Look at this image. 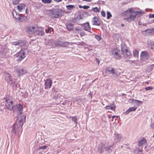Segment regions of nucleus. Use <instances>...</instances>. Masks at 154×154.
Segmentation results:
<instances>
[{
    "label": "nucleus",
    "instance_id": "1",
    "mask_svg": "<svg viewBox=\"0 0 154 154\" xmlns=\"http://www.w3.org/2000/svg\"><path fill=\"white\" fill-rule=\"evenodd\" d=\"M26 32L29 34H33L37 33L38 35L42 36L45 34L44 29L42 27L35 24H31L26 28Z\"/></svg>",
    "mask_w": 154,
    "mask_h": 154
},
{
    "label": "nucleus",
    "instance_id": "2",
    "mask_svg": "<svg viewBox=\"0 0 154 154\" xmlns=\"http://www.w3.org/2000/svg\"><path fill=\"white\" fill-rule=\"evenodd\" d=\"M63 11L59 8H54L48 11V14L52 19L58 18L63 15Z\"/></svg>",
    "mask_w": 154,
    "mask_h": 154
},
{
    "label": "nucleus",
    "instance_id": "3",
    "mask_svg": "<svg viewBox=\"0 0 154 154\" xmlns=\"http://www.w3.org/2000/svg\"><path fill=\"white\" fill-rule=\"evenodd\" d=\"M26 118V116L23 115L20 116V117H18L17 122L18 125L15 123L14 124L13 127L12 131L14 133L16 134V130L17 128L22 127L23 125V122L25 121Z\"/></svg>",
    "mask_w": 154,
    "mask_h": 154
},
{
    "label": "nucleus",
    "instance_id": "4",
    "mask_svg": "<svg viewBox=\"0 0 154 154\" xmlns=\"http://www.w3.org/2000/svg\"><path fill=\"white\" fill-rule=\"evenodd\" d=\"M28 52L27 48H23L17 54V60L18 62H20L25 57V54Z\"/></svg>",
    "mask_w": 154,
    "mask_h": 154
},
{
    "label": "nucleus",
    "instance_id": "5",
    "mask_svg": "<svg viewBox=\"0 0 154 154\" xmlns=\"http://www.w3.org/2000/svg\"><path fill=\"white\" fill-rule=\"evenodd\" d=\"M140 59L142 61H146L149 58V56L148 53L146 51H143L140 54Z\"/></svg>",
    "mask_w": 154,
    "mask_h": 154
},
{
    "label": "nucleus",
    "instance_id": "6",
    "mask_svg": "<svg viewBox=\"0 0 154 154\" xmlns=\"http://www.w3.org/2000/svg\"><path fill=\"white\" fill-rule=\"evenodd\" d=\"M69 43L66 42H64L62 41L57 40L54 42V45L57 47L66 46L69 44Z\"/></svg>",
    "mask_w": 154,
    "mask_h": 154
},
{
    "label": "nucleus",
    "instance_id": "7",
    "mask_svg": "<svg viewBox=\"0 0 154 154\" xmlns=\"http://www.w3.org/2000/svg\"><path fill=\"white\" fill-rule=\"evenodd\" d=\"M5 106L8 109L10 110H11L13 108V103L12 101H11L8 98H6Z\"/></svg>",
    "mask_w": 154,
    "mask_h": 154
},
{
    "label": "nucleus",
    "instance_id": "8",
    "mask_svg": "<svg viewBox=\"0 0 154 154\" xmlns=\"http://www.w3.org/2000/svg\"><path fill=\"white\" fill-rule=\"evenodd\" d=\"M127 11H128L131 14L129 17L127 18H126V21L128 22H131L134 20L136 17V15L134 14H132V9H131L127 10Z\"/></svg>",
    "mask_w": 154,
    "mask_h": 154
},
{
    "label": "nucleus",
    "instance_id": "9",
    "mask_svg": "<svg viewBox=\"0 0 154 154\" xmlns=\"http://www.w3.org/2000/svg\"><path fill=\"white\" fill-rule=\"evenodd\" d=\"M52 84V80L50 78L48 79L45 81V89H48L50 88L51 87Z\"/></svg>",
    "mask_w": 154,
    "mask_h": 154
},
{
    "label": "nucleus",
    "instance_id": "10",
    "mask_svg": "<svg viewBox=\"0 0 154 154\" xmlns=\"http://www.w3.org/2000/svg\"><path fill=\"white\" fill-rule=\"evenodd\" d=\"M122 52L125 55H126V57H129L131 56V53L128 51V50L126 48V47H123L122 48Z\"/></svg>",
    "mask_w": 154,
    "mask_h": 154
},
{
    "label": "nucleus",
    "instance_id": "11",
    "mask_svg": "<svg viewBox=\"0 0 154 154\" xmlns=\"http://www.w3.org/2000/svg\"><path fill=\"white\" fill-rule=\"evenodd\" d=\"M92 23L93 25L100 26V21L97 17H94L92 20Z\"/></svg>",
    "mask_w": 154,
    "mask_h": 154
},
{
    "label": "nucleus",
    "instance_id": "12",
    "mask_svg": "<svg viewBox=\"0 0 154 154\" xmlns=\"http://www.w3.org/2000/svg\"><path fill=\"white\" fill-rule=\"evenodd\" d=\"M120 51L117 50H115L112 52V54L117 59H119L121 58V56L119 53Z\"/></svg>",
    "mask_w": 154,
    "mask_h": 154
},
{
    "label": "nucleus",
    "instance_id": "13",
    "mask_svg": "<svg viewBox=\"0 0 154 154\" xmlns=\"http://www.w3.org/2000/svg\"><path fill=\"white\" fill-rule=\"evenodd\" d=\"M105 72L109 74H114L115 73V70L112 67H107L105 69Z\"/></svg>",
    "mask_w": 154,
    "mask_h": 154
},
{
    "label": "nucleus",
    "instance_id": "14",
    "mask_svg": "<svg viewBox=\"0 0 154 154\" xmlns=\"http://www.w3.org/2000/svg\"><path fill=\"white\" fill-rule=\"evenodd\" d=\"M84 26L85 30L91 33L90 31L91 30V28L88 23H84Z\"/></svg>",
    "mask_w": 154,
    "mask_h": 154
},
{
    "label": "nucleus",
    "instance_id": "15",
    "mask_svg": "<svg viewBox=\"0 0 154 154\" xmlns=\"http://www.w3.org/2000/svg\"><path fill=\"white\" fill-rule=\"evenodd\" d=\"M147 141L144 137H143L140 140L138 143V145L139 146H142L146 143Z\"/></svg>",
    "mask_w": 154,
    "mask_h": 154
},
{
    "label": "nucleus",
    "instance_id": "16",
    "mask_svg": "<svg viewBox=\"0 0 154 154\" xmlns=\"http://www.w3.org/2000/svg\"><path fill=\"white\" fill-rule=\"evenodd\" d=\"M25 5L24 4H20L17 5V9L19 12H21L25 9Z\"/></svg>",
    "mask_w": 154,
    "mask_h": 154
},
{
    "label": "nucleus",
    "instance_id": "17",
    "mask_svg": "<svg viewBox=\"0 0 154 154\" xmlns=\"http://www.w3.org/2000/svg\"><path fill=\"white\" fill-rule=\"evenodd\" d=\"M106 110L110 109L111 110L114 111L116 109V106L113 104L110 105L109 106H107L105 107Z\"/></svg>",
    "mask_w": 154,
    "mask_h": 154
},
{
    "label": "nucleus",
    "instance_id": "18",
    "mask_svg": "<svg viewBox=\"0 0 154 154\" xmlns=\"http://www.w3.org/2000/svg\"><path fill=\"white\" fill-rule=\"evenodd\" d=\"M66 26L67 29L69 31L72 30L73 29V25L72 23H69L66 24Z\"/></svg>",
    "mask_w": 154,
    "mask_h": 154
},
{
    "label": "nucleus",
    "instance_id": "19",
    "mask_svg": "<svg viewBox=\"0 0 154 154\" xmlns=\"http://www.w3.org/2000/svg\"><path fill=\"white\" fill-rule=\"evenodd\" d=\"M17 72H18L19 76L25 74L27 72L26 70H24L23 69H20L18 70L17 71Z\"/></svg>",
    "mask_w": 154,
    "mask_h": 154
},
{
    "label": "nucleus",
    "instance_id": "20",
    "mask_svg": "<svg viewBox=\"0 0 154 154\" xmlns=\"http://www.w3.org/2000/svg\"><path fill=\"white\" fill-rule=\"evenodd\" d=\"M6 79L7 82L8 83H10L12 81L11 74L8 73H6Z\"/></svg>",
    "mask_w": 154,
    "mask_h": 154
},
{
    "label": "nucleus",
    "instance_id": "21",
    "mask_svg": "<svg viewBox=\"0 0 154 154\" xmlns=\"http://www.w3.org/2000/svg\"><path fill=\"white\" fill-rule=\"evenodd\" d=\"M12 15L13 17L17 19L19 18L18 14L15 10L12 11Z\"/></svg>",
    "mask_w": 154,
    "mask_h": 154
},
{
    "label": "nucleus",
    "instance_id": "22",
    "mask_svg": "<svg viewBox=\"0 0 154 154\" xmlns=\"http://www.w3.org/2000/svg\"><path fill=\"white\" fill-rule=\"evenodd\" d=\"M132 14H134L136 16H140L142 15L143 13V12L140 11H134V12H132Z\"/></svg>",
    "mask_w": 154,
    "mask_h": 154
},
{
    "label": "nucleus",
    "instance_id": "23",
    "mask_svg": "<svg viewBox=\"0 0 154 154\" xmlns=\"http://www.w3.org/2000/svg\"><path fill=\"white\" fill-rule=\"evenodd\" d=\"M45 31L47 33H51V31H54V29L51 27H48V29H46Z\"/></svg>",
    "mask_w": 154,
    "mask_h": 154
},
{
    "label": "nucleus",
    "instance_id": "24",
    "mask_svg": "<svg viewBox=\"0 0 154 154\" xmlns=\"http://www.w3.org/2000/svg\"><path fill=\"white\" fill-rule=\"evenodd\" d=\"M133 55L135 57H138V56L139 52L138 51L134 50L133 51Z\"/></svg>",
    "mask_w": 154,
    "mask_h": 154
},
{
    "label": "nucleus",
    "instance_id": "25",
    "mask_svg": "<svg viewBox=\"0 0 154 154\" xmlns=\"http://www.w3.org/2000/svg\"><path fill=\"white\" fill-rule=\"evenodd\" d=\"M23 107L22 105L20 104H18L17 106V110L19 111H22L23 110Z\"/></svg>",
    "mask_w": 154,
    "mask_h": 154
},
{
    "label": "nucleus",
    "instance_id": "26",
    "mask_svg": "<svg viewBox=\"0 0 154 154\" xmlns=\"http://www.w3.org/2000/svg\"><path fill=\"white\" fill-rule=\"evenodd\" d=\"M70 118H72V120L75 122L76 124L77 123V118L76 116H71L70 117Z\"/></svg>",
    "mask_w": 154,
    "mask_h": 154
},
{
    "label": "nucleus",
    "instance_id": "27",
    "mask_svg": "<svg viewBox=\"0 0 154 154\" xmlns=\"http://www.w3.org/2000/svg\"><path fill=\"white\" fill-rule=\"evenodd\" d=\"M42 3L44 4H50L52 2V0H42Z\"/></svg>",
    "mask_w": 154,
    "mask_h": 154
},
{
    "label": "nucleus",
    "instance_id": "28",
    "mask_svg": "<svg viewBox=\"0 0 154 154\" xmlns=\"http://www.w3.org/2000/svg\"><path fill=\"white\" fill-rule=\"evenodd\" d=\"M22 41H18L17 42H14L13 43V45L15 46L18 45L21 43Z\"/></svg>",
    "mask_w": 154,
    "mask_h": 154
},
{
    "label": "nucleus",
    "instance_id": "29",
    "mask_svg": "<svg viewBox=\"0 0 154 154\" xmlns=\"http://www.w3.org/2000/svg\"><path fill=\"white\" fill-rule=\"evenodd\" d=\"M100 8L96 7L92 8V11L95 12H99L100 11Z\"/></svg>",
    "mask_w": 154,
    "mask_h": 154
},
{
    "label": "nucleus",
    "instance_id": "30",
    "mask_svg": "<svg viewBox=\"0 0 154 154\" xmlns=\"http://www.w3.org/2000/svg\"><path fill=\"white\" fill-rule=\"evenodd\" d=\"M66 7L68 10H70L74 8V5H66Z\"/></svg>",
    "mask_w": 154,
    "mask_h": 154
},
{
    "label": "nucleus",
    "instance_id": "31",
    "mask_svg": "<svg viewBox=\"0 0 154 154\" xmlns=\"http://www.w3.org/2000/svg\"><path fill=\"white\" fill-rule=\"evenodd\" d=\"M107 18L108 19H109L110 18L112 17V15L110 13L109 11H107Z\"/></svg>",
    "mask_w": 154,
    "mask_h": 154
},
{
    "label": "nucleus",
    "instance_id": "32",
    "mask_svg": "<svg viewBox=\"0 0 154 154\" xmlns=\"http://www.w3.org/2000/svg\"><path fill=\"white\" fill-rule=\"evenodd\" d=\"M19 1L18 0H13L12 2V3L14 5H16L18 4Z\"/></svg>",
    "mask_w": 154,
    "mask_h": 154
},
{
    "label": "nucleus",
    "instance_id": "33",
    "mask_svg": "<svg viewBox=\"0 0 154 154\" xmlns=\"http://www.w3.org/2000/svg\"><path fill=\"white\" fill-rule=\"evenodd\" d=\"M153 89V88L152 86L147 87H146L145 88V89L146 91H148L149 90H152Z\"/></svg>",
    "mask_w": 154,
    "mask_h": 154
},
{
    "label": "nucleus",
    "instance_id": "34",
    "mask_svg": "<svg viewBox=\"0 0 154 154\" xmlns=\"http://www.w3.org/2000/svg\"><path fill=\"white\" fill-rule=\"evenodd\" d=\"M79 35L81 37H82L85 35H86V34L84 32L81 31V32H80Z\"/></svg>",
    "mask_w": 154,
    "mask_h": 154
},
{
    "label": "nucleus",
    "instance_id": "35",
    "mask_svg": "<svg viewBox=\"0 0 154 154\" xmlns=\"http://www.w3.org/2000/svg\"><path fill=\"white\" fill-rule=\"evenodd\" d=\"M82 30L81 28H80V27H77L75 29V32L76 31H81Z\"/></svg>",
    "mask_w": 154,
    "mask_h": 154
},
{
    "label": "nucleus",
    "instance_id": "36",
    "mask_svg": "<svg viewBox=\"0 0 154 154\" xmlns=\"http://www.w3.org/2000/svg\"><path fill=\"white\" fill-rule=\"evenodd\" d=\"M131 110V112L132 111H135L137 109V108L134 107H132L129 108Z\"/></svg>",
    "mask_w": 154,
    "mask_h": 154
},
{
    "label": "nucleus",
    "instance_id": "37",
    "mask_svg": "<svg viewBox=\"0 0 154 154\" xmlns=\"http://www.w3.org/2000/svg\"><path fill=\"white\" fill-rule=\"evenodd\" d=\"M95 37L97 39L99 40H100L101 39L100 37L98 35H96L95 36Z\"/></svg>",
    "mask_w": 154,
    "mask_h": 154
},
{
    "label": "nucleus",
    "instance_id": "38",
    "mask_svg": "<svg viewBox=\"0 0 154 154\" xmlns=\"http://www.w3.org/2000/svg\"><path fill=\"white\" fill-rule=\"evenodd\" d=\"M101 15L103 17H105V12L104 11H102L101 12Z\"/></svg>",
    "mask_w": 154,
    "mask_h": 154
},
{
    "label": "nucleus",
    "instance_id": "39",
    "mask_svg": "<svg viewBox=\"0 0 154 154\" xmlns=\"http://www.w3.org/2000/svg\"><path fill=\"white\" fill-rule=\"evenodd\" d=\"M90 8L89 6L85 5L83 6V8L84 9H88Z\"/></svg>",
    "mask_w": 154,
    "mask_h": 154
},
{
    "label": "nucleus",
    "instance_id": "40",
    "mask_svg": "<svg viewBox=\"0 0 154 154\" xmlns=\"http://www.w3.org/2000/svg\"><path fill=\"white\" fill-rule=\"evenodd\" d=\"M131 112V110H130V109H128L125 112V113L126 115H127L128 114L129 112Z\"/></svg>",
    "mask_w": 154,
    "mask_h": 154
},
{
    "label": "nucleus",
    "instance_id": "41",
    "mask_svg": "<svg viewBox=\"0 0 154 154\" xmlns=\"http://www.w3.org/2000/svg\"><path fill=\"white\" fill-rule=\"evenodd\" d=\"M150 18H154V14H150L149 15Z\"/></svg>",
    "mask_w": 154,
    "mask_h": 154
},
{
    "label": "nucleus",
    "instance_id": "42",
    "mask_svg": "<svg viewBox=\"0 0 154 154\" xmlns=\"http://www.w3.org/2000/svg\"><path fill=\"white\" fill-rule=\"evenodd\" d=\"M96 62L98 63V64L99 65V64L100 62V60L97 58H96Z\"/></svg>",
    "mask_w": 154,
    "mask_h": 154
},
{
    "label": "nucleus",
    "instance_id": "43",
    "mask_svg": "<svg viewBox=\"0 0 154 154\" xmlns=\"http://www.w3.org/2000/svg\"><path fill=\"white\" fill-rule=\"evenodd\" d=\"M151 31V32L152 34L154 35V28L152 29Z\"/></svg>",
    "mask_w": 154,
    "mask_h": 154
},
{
    "label": "nucleus",
    "instance_id": "44",
    "mask_svg": "<svg viewBox=\"0 0 154 154\" xmlns=\"http://www.w3.org/2000/svg\"><path fill=\"white\" fill-rule=\"evenodd\" d=\"M47 146H42V149H45L47 148Z\"/></svg>",
    "mask_w": 154,
    "mask_h": 154
},
{
    "label": "nucleus",
    "instance_id": "45",
    "mask_svg": "<svg viewBox=\"0 0 154 154\" xmlns=\"http://www.w3.org/2000/svg\"><path fill=\"white\" fill-rule=\"evenodd\" d=\"M151 127L152 128H154V122H153V123L151 125Z\"/></svg>",
    "mask_w": 154,
    "mask_h": 154
},
{
    "label": "nucleus",
    "instance_id": "46",
    "mask_svg": "<svg viewBox=\"0 0 154 154\" xmlns=\"http://www.w3.org/2000/svg\"><path fill=\"white\" fill-rule=\"evenodd\" d=\"M80 32H81V31H76L75 32V33L76 34H77V35L80 34Z\"/></svg>",
    "mask_w": 154,
    "mask_h": 154
},
{
    "label": "nucleus",
    "instance_id": "47",
    "mask_svg": "<svg viewBox=\"0 0 154 154\" xmlns=\"http://www.w3.org/2000/svg\"><path fill=\"white\" fill-rule=\"evenodd\" d=\"M54 0L55 2H59L62 1V0Z\"/></svg>",
    "mask_w": 154,
    "mask_h": 154
},
{
    "label": "nucleus",
    "instance_id": "48",
    "mask_svg": "<svg viewBox=\"0 0 154 154\" xmlns=\"http://www.w3.org/2000/svg\"><path fill=\"white\" fill-rule=\"evenodd\" d=\"M83 1L87 2H90L92 0H83Z\"/></svg>",
    "mask_w": 154,
    "mask_h": 154
},
{
    "label": "nucleus",
    "instance_id": "49",
    "mask_svg": "<svg viewBox=\"0 0 154 154\" xmlns=\"http://www.w3.org/2000/svg\"><path fill=\"white\" fill-rule=\"evenodd\" d=\"M115 117H116L117 118H118V116H113L112 117V118L113 119L115 118Z\"/></svg>",
    "mask_w": 154,
    "mask_h": 154
},
{
    "label": "nucleus",
    "instance_id": "50",
    "mask_svg": "<svg viewBox=\"0 0 154 154\" xmlns=\"http://www.w3.org/2000/svg\"><path fill=\"white\" fill-rule=\"evenodd\" d=\"M135 101H136L138 102H139L140 103H142V102L139 100H135Z\"/></svg>",
    "mask_w": 154,
    "mask_h": 154
},
{
    "label": "nucleus",
    "instance_id": "51",
    "mask_svg": "<svg viewBox=\"0 0 154 154\" xmlns=\"http://www.w3.org/2000/svg\"><path fill=\"white\" fill-rule=\"evenodd\" d=\"M83 6H82L81 5H79V7L80 8H83Z\"/></svg>",
    "mask_w": 154,
    "mask_h": 154
},
{
    "label": "nucleus",
    "instance_id": "52",
    "mask_svg": "<svg viewBox=\"0 0 154 154\" xmlns=\"http://www.w3.org/2000/svg\"><path fill=\"white\" fill-rule=\"evenodd\" d=\"M98 151L99 152H102V151L101 149H98Z\"/></svg>",
    "mask_w": 154,
    "mask_h": 154
},
{
    "label": "nucleus",
    "instance_id": "53",
    "mask_svg": "<svg viewBox=\"0 0 154 154\" xmlns=\"http://www.w3.org/2000/svg\"><path fill=\"white\" fill-rule=\"evenodd\" d=\"M139 151L140 152H142V151H143V150H142V149L141 150H139Z\"/></svg>",
    "mask_w": 154,
    "mask_h": 154
},
{
    "label": "nucleus",
    "instance_id": "54",
    "mask_svg": "<svg viewBox=\"0 0 154 154\" xmlns=\"http://www.w3.org/2000/svg\"><path fill=\"white\" fill-rule=\"evenodd\" d=\"M39 149H42V146H40L39 147Z\"/></svg>",
    "mask_w": 154,
    "mask_h": 154
},
{
    "label": "nucleus",
    "instance_id": "55",
    "mask_svg": "<svg viewBox=\"0 0 154 154\" xmlns=\"http://www.w3.org/2000/svg\"><path fill=\"white\" fill-rule=\"evenodd\" d=\"M111 118V116H108V118H109V119H110V118Z\"/></svg>",
    "mask_w": 154,
    "mask_h": 154
},
{
    "label": "nucleus",
    "instance_id": "56",
    "mask_svg": "<svg viewBox=\"0 0 154 154\" xmlns=\"http://www.w3.org/2000/svg\"><path fill=\"white\" fill-rule=\"evenodd\" d=\"M121 26H124V24H121Z\"/></svg>",
    "mask_w": 154,
    "mask_h": 154
},
{
    "label": "nucleus",
    "instance_id": "57",
    "mask_svg": "<svg viewBox=\"0 0 154 154\" xmlns=\"http://www.w3.org/2000/svg\"><path fill=\"white\" fill-rule=\"evenodd\" d=\"M152 22H154V19H153L152 20Z\"/></svg>",
    "mask_w": 154,
    "mask_h": 154
},
{
    "label": "nucleus",
    "instance_id": "58",
    "mask_svg": "<svg viewBox=\"0 0 154 154\" xmlns=\"http://www.w3.org/2000/svg\"><path fill=\"white\" fill-rule=\"evenodd\" d=\"M108 112H110V111H108Z\"/></svg>",
    "mask_w": 154,
    "mask_h": 154
},
{
    "label": "nucleus",
    "instance_id": "59",
    "mask_svg": "<svg viewBox=\"0 0 154 154\" xmlns=\"http://www.w3.org/2000/svg\"><path fill=\"white\" fill-rule=\"evenodd\" d=\"M27 10V9H26V10Z\"/></svg>",
    "mask_w": 154,
    "mask_h": 154
}]
</instances>
